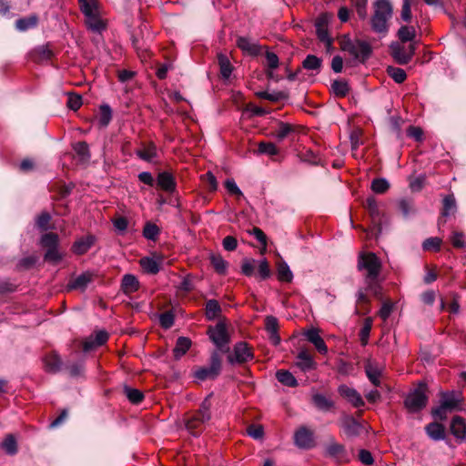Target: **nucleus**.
<instances>
[{"label":"nucleus","instance_id":"nucleus-1","mask_svg":"<svg viewBox=\"0 0 466 466\" xmlns=\"http://www.w3.org/2000/svg\"><path fill=\"white\" fill-rule=\"evenodd\" d=\"M357 267L364 273L368 289L377 293L378 279L382 267L380 259L373 252H361L359 254Z\"/></svg>","mask_w":466,"mask_h":466},{"label":"nucleus","instance_id":"nucleus-2","mask_svg":"<svg viewBox=\"0 0 466 466\" xmlns=\"http://www.w3.org/2000/svg\"><path fill=\"white\" fill-rule=\"evenodd\" d=\"M373 13L370 17V26L373 32L385 35L392 18L393 7L389 0H376L372 5Z\"/></svg>","mask_w":466,"mask_h":466},{"label":"nucleus","instance_id":"nucleus-3","mask_svg":"<svg viewBox=\"0 0 466 466\" xmlns=\"http://www.w3.org/2000/svg\"><path fill=\"white\" fill-rule=\"evenodd\" d=\"M340 48L350 56V60L347 64L352 66L364 63L371 54V47L365 41H352L350 38H344L340 42Z\"/></svg>","mask_w":466,"mask_h":466},{"label":"nucleus","instance_id":"nucleus-4","mask_svg":"<svg viewBox=\"0 0 466 466\" xmlns=\"http://www.w3.org/2000/svg\"><path fill=\"white\" fill-rule=\"evenodd\" d=\"M210 400L208 398H206L201 403L198 411L187 420L186 427L193 435L198 434L202 425L210 420Z\"/></svg>","mask_w":466,"mask_h":466},{"label":"nucleus","instance_id":"nucleus-5","mask_svg":"<svg viewBox=\"0 0 466 466\" xmlns=\"http://www.w3.org/2000/svg\"><path fill=\"white\" fill-rule=\"evenodd\" d=\"M427 385L420 382L416 389L406 397L404 404L410 412H417L423 409L428 402Z\"/></svg>","mask_w":466,"mask_h":466},{"label":"nucleus","instance_id":"nucleus-6","mask_svg":"<svg viewBox=\"0 0 466 466\" xmlns=\"http://www.w3.org/2000/svg\"><path fill=\"white\" fill-rule=\"evenodd\" d=\"M221 360L217 352L211 355L210 365L208 367H200L194 371V377L198 381L208 379H215L220 372Z\"/></svg>","mask_w":466,"mask_h":466},{"label":"nucleus","instance_id":"nucleus-7","mask_svg":"<svg viewBox=\"0 0 466 466\" xmlns=\"http://www.w3.org/2000/svg\"><path fill=\"white\" fill-rule=\"evenodd\" d=\"M415 50V43H410L408 46L397 42L390 45L391 56L400 65H407L412 59Z\"/></svg>","mask_w":466,"mask_h":466},{"label":"nucleus","instance_id":"nucleus-8","mask_svg":"<svg viewBox=\"0 0 466 466\" xmlns=\"http://www.w3.org/2000/svg\"><path fill=\"white\" fill-rule=\"evenodd\" d=\"M208 335L213 343L220 350H223L229 341L226 325L221 322L209 329Z\"/></svg>","mask_w":466,"mask_h":466},{"label":"nucleus","instance_id":"nucleus-9","mask_svg":"<svg viewBox=\"0 0 466 466\" xmlns=\"http://www.w3.org/2000/svg\"><path fill=\"white\" fill-rule=\"evenodd\" d=\"M325 454L340 463L346 462L349 460L345 447L335 441L334 439H330L329 442L326 445Z\"/></svg>","mask_w":466,"mask_h":466},{"label":"nucleus","instance_id":"nucleus-10","mask_svg":"<svg viewBox=\"0 0 466 466\" xmlns=\"http://www.w3.org/2000/svg\"><path fill=\"white\" fill-rule=\"evenodd\" d=\"M338 391L344 399L350 402L354 407L360 408L364 405V400L360 394L353 388L343 384L338 388Z\"/></svg>","mask_w":466,"mask_h":466},{"label":"nucleus","instance_id":"nucleus-11","mask_svg":"<svg viewBox=\"0 0 466 466\" xmlns=\"http://www.w3.org/2000/svg\"><path fill=\"white\" fill-rule=\"evenodd\" d=\"M295 366L303 372L314 370L317 363L307 350H300L296 357Z\"/></svg>","mask_w":466,"mask_h":466},{"label":"nucleus","instance_id":"nucleus-12","mask_svg":"<svg viewBox=\"0 0 466 466\" xmlns=\"http://www.w3.org/2000/svg\"><path fill=\"white\" fill-rule=\"evenodd\" d=\"M252 359V353L250 349L248 347L246 343L240 342L238 343L234 348V355L228 356V361L230 363L234 362H246Z\"/></svg>","mask_w":466,"mask_h":466},{"label":"nucleus","instance_id":"nucleus-13","mask_svg":"<svg viewBox=\"0 0 466 466\" xmlns=\"http://www.w3.org/2000/svg\"><path fill=\"white\" fill-rule=\"evenodd\" d=\"M237 46L244 53L254 56L259 54L261 48L256 40L247 36H238L237 39Z\"/></svg>","mask_w":466,"mask_h":466},{"label":"nucleus","instance_id":"nucleus-14","mask_svg":"<svg viewBox=\"0 0 466 466\" xmlns=\"http://www.w3.org/2000/svg\"><path fill=\"white\" fill-rule=\"evenodd\" d=\"M295 444L301 449H309L313 446V434L306 428L299 429L294 435Z\"/></svg>","mask_w":466,"mask_h":466},{"label":"nucleus","instance_id":"nucleus-15","mask_svg":"<svg viewBox=\"0 0 466 466\" xmlns=\"http://www.w3.org/2000/svg\"><path fill=\"white\" fill-rule=\"evenodd\" d=\"M96 238L93 235H87L77 239L72 246V251L77 255L86 253L94 245Z\"/></svg>","mask_w":466,"mask_h":466},{"label":"nucleus","instance_id":"nucleus-16","mask_svg":"<svg viewBox=\"0 0 466 466\" xmlns=\"http://www.w3.org/2000/svg\"><path fill=\"white\" fill-rule=\"evenodd\" d=\"M306 339L312 343L318 351L321 354H326L328 352V348L323 340V339L319 336V330L317 329H309L305 333Z\"/></svg>","mask_w":466,"mask_h":466},{"label":"nucleus","instance_id":"nucleus-17","mask_svg":"<svg viewBox=\"0 0 466 466\" xmlns=\"http://www.w3.org/2000/svg\"><path fill=\"white\" fill-rule=\"evenodd\" d=\"M451 432L459 441L466 439V423L460 416H455L451 422Z\"/></svg>","mask_w":466,"mask_h":466},{"label":"nucleus","instance_id":"nucleus-18","mask_svg":"<svg viewBox=\"0 0 466 466\" xmlns=\"http://www.w3.org/2000/svg\"><path fill=\"white\" fill-rule=\"evenodd\" d=\"M157 186L167 191V192H174L176 190V181L172 174L168 172H161L157 176Z\"/></svg>","mask_w":466,"mask_h":466},{"label":"nucleus","instance_id":"nucleus-19","mask_svg":"<svg viewBox=\"0 0 466 466\" xmlns=\"http://www.w3.org/2000/svg\"><path fill=\"white\" fill-rule=\"evenodd\" d=\"M93 275L90 272H84L71 280L68 285V289H80L85 290L87 285L92 281Z\"/></svg>","mask_w":466,"mask_h":466},{"label":"nucleus","instance_id":"nucleus-20","mask_svg":"<svg viewBox=\"0 0 466 466\" xmlns=\"http://www.w3.org/2000/svg\"><path fill=\"white\" fill-rule=\"evenodd\" d=\"M342 428L348 437H355L360 435L361 425L352 417H348L342 421Z\"/></svg>","mask_w":466,"mask_h":466},{"label":"nucleus","instance_id":"nucleus-21","mask_svg":"<svg viewBox=\"0 0 466 466\" xmlns=\"http://www.w3.org/2000/svg\"><path fill=\"white\" fill-rule=\"evenodd\" d=\"M121 289L125 294H131L139 289V281L132 274L124 275L121 282Z\"/></svg>","mask_w":466,"mask_h":466},{"label":"nucleus","instance_id":"nucleus-22","mask_svg":"<svg viewBox=\"0 0 466 466\" xmlns=\"http://www.w3.org/2000/svg\"><path fill=\"white\" fill-rule=\"evenodd\" d=\"M365 371L366 375L370 380V382L376 386L379 387L380 385V375H381V369L378 367L377 364L369 362L365 366Z\"/></svg>","mask_w":466,"mask_h":466},{"label":"nucleus","instance_id":"nucleus-23","mask_svg":"<svg viewBox=\"0 0 466 466\" xmlns=\"http://www.w3.org/2000/svg\"><path fill=\"white\" fill-rule=\"evenodd\" d=\"M160 258L146 257L140 259L143 269L150 274H157L160 270Z\"/></svg>","mask_w":466,"mask_h":466},{"label":"nucleus","instance_id":"nucleus-24","mask_svg":"<svg viewBox=\"0 0 466 466\" xmlns=\"http://www.w3.org/2000/svg\"><path fill=\"white\" fill-rule=\"evenodd\" d=\"M46 370L52 373H56L61 370L62 360L57 354L47 355L45 360Z\"/></svg>","mask_w":466,"mask_h":466},{"label":"nucleus","instance_id":"nucleus-25","mask_svg":"<svg viewBox=\"0 0 466 466\" xmlns=\"http://www.w3.org/2000/svg\"><path fill=\"white\" fill-rule=\"evenodd\" d=\"M190 347L191 340L188 338L179 337L177 340L175 348L173 349V354L175 359H180L183 355L186 354V352L189 350Z\"/></svg>","mask_w":466,"mask_h":466},{"label":"nucleus","instance_id":"nucleus-26","mask_svg":"<svg viewBox=\"0 0 466 466\" xmlns=\"http://www.w3.org/2000/svg\"><path fill=\"white\" fill-rule=\"evenodd\" d=\"M86 24L88 29L100 33L106 28V25L100 18L99 12L86 17Z\"/></svg>","mask_w":466,"mask_h":466},{"label":"nucleus","instance_id":"nucleus-27","mask_svg":"<svg viewBox=\"0 0 466 466\" xmlns=\"http://www.w3.org/2000/svg\"><path fill=\"white\" fill-rule=\"evenodd\" d=\"M459 401H460V395L458 393H455L454 391L441 393V403L447 410H451L455 409L457 407Z\"/></svg>","mask_w":466,"mask_h":466},{"label":"nucleus","instance_id":"nucleus-28","mask_svg":"<svg viewBox=\"0 0 466 466\" xmlns=\"http://www.w3.org/2000/svg\"><path fill=\"white\" fill-rule=\"evenodd\" d=\"M426 432L434 441H441L445 437L444 427L437 422L428 424L426 426Z\"/></svg>","mask_w":466,"mask_h":466},{"label":"nucleus","instance_id":"nucleus-29","mask_svg":"<svg viewBox=\"0 0 466 466\" xmlns=\"http://www.w3.org/2000/svg\"><path fill=\"white\" fill-rule=\"evenodd\" d=\"M313 404L320 410L328 411L334 406V402L320 393L312 396Z\"/></svg>","mask_w":466,"mask_h":466},{"label":"nucleus","instance_id":"nucleus-30","mask_svg":"<svg viewBox=\"0 0 466 466\" xmlns=\"http://www.w3.org/2000/svg\"><path fill=\"white\" fill-rule=\"evenodd\" d=\"M266 66L268 69L267 71V76L270 79H274L275 77H274L273 70L278 68L279 66V57L275 53L269 52V51L266 52Z\"/></svg>","mask_w":466,"mask_h":466},{"label":"nucleus","instance_id":"nucleus-31","mask_svg":"<svg viewBox=\"0 0 466 466\" xmlns=\"http://www.w3.org/2000/svg\"><path fill=\"white\" fill-rule=\"evenodd\" d=\"M137 155L147 162H152L157 157V147L154 144H149L138 149Z\"/></svg>","mask_w":466,"mask_h":466},{"label":"nucleus","instance_id":"nucleus-32","mask_svg":"<svg viewBox=\"0 0 466 466\" xmlns=\"http://www.w3.org/2000/svg\"><path fill=\"white\" fill-rule=\"evenodd\" d=\"M221 308L216 299H209L206 303L205 314L208 319L213 320L219 316Z\"/></svg>","mask_w":466,"mask_h":466},{"label":"nucleus","instance_id":"nucleus-33","mask_svg":"<svg viewBox=\"0 0 466 466\" xmlns=\"http://www.w3.org/2000/svg\"><path fill=\"white\" fill-rule=\"evenodd\" d=\"M322 66V60L314 55H308L302 62L303 68L307 70L319 72Z\"/></svg>","mask_w":466,"mask_h":466},{"label":"nucleus","instance_id":"nucleus-34","mask_svg":"<svg viewBox=\"0 0 466 466\" xmlns=\"http://www.w3.org/2000/svg\"><path fill=\"white\" fill-rule=\"evenodd\" d=\"M276 377L278 380L282 383L283 385L289 386V387H296L298 385V381L294 375L288 371V370H279L276 373Z\"/></svg>","mask_w":466,"mask_h":466},{"label":"nucleus","instance_id":"nucleus-35","mask_svg":"<svg viewBox=\"0 0 466 466\" xmlns=\"http://www.w3.org/2000/svg\"><path fill=\"white\" fill-rule=\"evenodd\" d=\"M210 261L218 274H226L228 263L219 254H212L210 256Z\"/></svg>","mask_w":466,"mask_h":466},{"label":"nucleus","instance_id":"nucleus-36","mask_svg":"<svg viewBox=\"0 0 466 466\" xmlns=\"http://www.w3.org/2000/svg\"><path fill=\"white\" fill-rule=\"evenodd\" d=\"M218 60L220 67L221 76L226 79L229 78L232 73V66L230 64L229 59L228 58L227 56L219 54L218 56Z\"/></svg>","mask_w":466,"mask_h":466},{"label":"nucleus","instance_id":"nucleus-37","mask_svg":"<svg viewBox=\"0 0 466 466\" xmlns=\"http://www.w3.org/2000/svg\"><path fill=\"white\" fill-rule=\"evenodd\" d=\"M386 72L398 84L403 83L407 78L405 70L400 67L389 66Z\"/></svg>","mask_w":466,"mask_h":466},{"label":"nucleus","instance_id":"nucleus-38","mask_svg":"<svg viewBox=\"0 0 466 466\" xmlns=\"http://www.w3.org/2000/svg\"><path fill=\"white\" fill-rule=\"evenodd\" d=\"M80 9L85 17L98 13V2L96 0H84L80 2Z\"/></svg>","mask_w":466,"mask_h":466},{"label":"nucleus","instance_id":"nucleus-39","mask_svg":"<svg viewBox=\"0 0 466 466\" xmlns=\"http://www.w3.org/2000/svg\"><path fill=\"white\" fill-rule=\"evenodd\" d=\"M73 148L81 162H86L89 160V147L86 142H77L73 146Z\"/></svg>","mask_w":466,"mask_h":466},{"label":"nucleus","instance_id":"nucleus-40","mask_svg":"<svg viewBox=\"0 0 466 466\" xmlns=\"http://www.w3.org/2000/svg\"><path fill=\"white\" fill-rule=\"evenodd\" d=\"M124 393L130 402L133 404L140 403L144 399V394L137 389H133L128 386H124Z\"/></svg>","mask_w":466,"mask_h":466},{"label":"nucleus","instance_id":"nucleus-41","mask_svg":"<svg viewBox=\"0 0 466 466\" xmlns=\"http://www.w3.org/2000/svg\"><path fill=\"white\" fill-rule=\"evenodd\" d=\"M456 211V200L453 195H448L443 199L442 217H449Z\"/></svg>","mask_w":466,"mask_h":466},{"label":"nucleus","instance_id":"nucleus-42","mask_svg":"<svg viewBox=\"0 0 466 466\" xmlns=\"http://www.w3.org/2000/svg\"><path fill=\"white\" fill-rule=\"evenodd\" d=\"M416 35V31L412 26L402 25L398 30V36L403 43L411 42Z\"/></svg>","mask_w":466,"mask_h":466},{"label":"nucleus","instance_id":"nucleus-43","mask_svg":"<svg viewBox=\"0 0 466 466\" xmlns=\"http://www.w3.org/2000/svg\"><path fill=\"white\" fill-rule=\"evenodd\" d=\"M278 279L282 282H291L293 279V274L287 263L283 262L279 265Z\"/></svg>","mask_w":466,"mask_h":466},{"label":"nucleus","instance_id":"nucleus-44","mask_svg":"<svg viewBox=\"0 0 466 466\" xmlns=\"http://www.w3.org/2000/svg\"><path fill=\"white\" fill-rule=\"evenodd\" d=\"M160 233L159 228L153 223L147 222L146 223L143 228V236L147 239L156 240Z\"/></svg>","mask_w":466,"mask_h":466},{"label":"nucleus","instance_id":"nucleus-45","mask_svg":"<svg viewBox=\"0 0 466 466\" xmlns=\"http://www.w3.org/2000/svg\"><path fill=\"white\" fill-rule=\"evenodd\" d=\"M331 88L337 96L343 97L349 93V85L343 80H335L331 84Z\"/></svg>","mask_w":466,"mask_h":466},{"label":"nucleus","instance_id":"nucleus-46","mask_svg":"<svg viewBox=\"0 0 466 466\" xmlns=\"http://www.w3.org/2000/svg\"><path fill=\"white\" fill-rule=\"evenodd\" d=\"M37 24V17L35 15L18 19L15 23V26L20 31H25L29 28L35 26Z\"/></svg>","mask_w":466,"mask_h":466},{"label":"nucleus","instance_id":"nucleus-47","mask_svg":"<svg viewBox=\"0 0 466 466\" xmlns=\"http://www.w3.org/2000/svg\"><path fill=\"white\" fill-rule=\"evenodd\" d=\"M293 131V127L291 125L284 122H279L278 127L275 130L274 136L279 140H283Z\"/></svg>","mask_w":466,"mask_h":466},{"label":"nucleus","instance_id":"nucleus-48","mask_svg":"<svg viewBox=\"0 0 466 466\" xmlns=\"http://www.w3.org/2000/svg\"><path fill=\"white\" fill-rule=\"evenodd\" d=\"M1 445L5 452L9 455H14L17 452L16 441L13 435H8Z\"/></svg>","mask_w":466,"mask_h":466},{"label":"nucleus","instance_id":"nucleus-49","mask_svg":"<svg viewBox=\"0 0 466 466\" xmlns=\"http://www.w3.org/2000/svg\"><path fill=\"white\" fill-rule=\"evenodd\" d=\"M258 150L259 154L268 156H276L279 153L278 147L271 142H260Z\"/></svg>","mask_w":466,"mask_h":466},{"label":"nucleus","instance_id":"nucleus-50","mask_svg":"<svg viewBox=\"0 0 466 466\" xmlns=\"http://www.w3.org/2000/svg\"><path fill=\"white\" fill-rule=\"evenodd\" d=\"M390 187V183L385 178H376L371 183V189L377 194L385 193Z\"/></svg>","mask_w":466,"mask_h":466},{"label":"nucleus","instance_id":"nucleus-51","mask_svg":"<svg viewBox=\"0 0 466 466\" xmlns=\"http://www.w3.org/2000/svg\"><path fill=\"white\" fill-rule=\"evenodd\" d=\"M41 244L47 248L58 247V236L55 233H46L41 238Z\"/></svg>","mask_w":466,"mask_h":466},{"label":"nucleus","instance_id":"nucleus-52","mask_svg":"<svg viewBox=\"0 0 466 466\" xmlns=\"http://www.w3.org/2000/svg\"><path fill=\"white\" fill-rule=\"evenodd\" d=\"M249 235H252L256 238V239L262 245L261 253H264L267 248V236L265 233L257 227H254L252 229L248 230Z\"/></svg>","mask_w":466,"mask_h":466},{"label":"nucleus","instance_id":"nucleus-53","mask_svg":"<svg viewBox=\"0 0 466 466\" xmlns=\"http://www.w3.org/2000/svg\"><path fill=\"white\" fill-rule=\"evenodd\" d=\"M112 118V110L108 105L100 106L99 123L103 127H106Z\"/></svg>","mask_w":466,"mask_h":466},{"label":"nucleus","instance_id":"nucleus-54","mask_svg":"<svg viewBox=\"0 0 466 466\" xmlns=\"http://www.w3.org/2000/svg\"><path fill=\"white\" fill-rule=\"evenodd\" d=\"M63 258V255L59 252L57 247L47 248L45 254V260L54 264L58 263Z\"/></svg>","mask_w":466,"mask_h":466},{"label":"nucleus","instance_id":"nucleus-55","mask_svg":"<svg viewBox=\"0 0 466 466\" xmlns=\"http://www.w3.org/2000/svg\"><path fill=\"white\" fill-rule=\"evenodd\" d=\"M441 242L442 241L440 238H429L423 241L422 248L424 250L439 251L441 248Z\"/></svg>","mask_w":466,"mask_h":466},{"label":"nucleus","instance_id":"nucleus-56","mask_svg":"<svg viewBox=\"0 0 466 466\" xmlns=\"http://www.w3.org/2000/svg\"><path fill=\"white\" fill-rule=\"evenodd\" d=\"M451 244L456 248H466V240L463 233L459 231H454L451 237Z\"/></svg>","mask_w":466,"mask_h":466},{"label":"nucleus","instance_id":"nucleus-57","mask_svg":"<svg viewBox=\"0 0 466 466\" xmlns=\"http://www.w3.org/2000/svg\"><path fill=\"white\" fill-rule=\"evenodd\" d=\"M356 12L360 19H366L368 16L367 5L368 0H352Z\"/></svg>","mask_w":466,"mask_h":466},{"label":"nucleus","instance_id":"nucleus-58","mask_svg":"<svg viewBox=\"0 0 466 466\" xmlns=\"http://www.w3.org/2000/svg\"><path fill=\"white\" fill-rule=\"evenodd\" d=\"M247 433L255 440H260L264 435V429L261 425H250L247 429Z\"/></svg>","mask_w":466,"mask_h":466},{"label":"nucleus","instance_id":"nucleus-59","mask_svg":"<svg viewBox=\"0 0 466 466\" xmlns=\"http://www.w3.org/2000/svg\"><path fill=\"white\" fill-rule=\"evenodd\" d=\"M160 325L164 329H169L174 324V315L171 311H167L159 316Z\"/></svg>","mask_w":466,"mask_h":466},{"label":"nucleus","instance_id":"nucleus-60","mask_svg":"<svg viewBox=\"0 0 466 466\" xmlns=\"http://www.w3.org/2000/svg\"><path fill=\"white\" fill-rule=\"evenodd\" d=\"M67 106L70 109L76 111L82 106V97L79 95L68 94Z\"/></svg>","mask_w":466,"mask_h":466},{"label":"nucleus","instance_id":"nucleus-61","mask_svg":"<svg viewBox=\"0 0 466 466\" xmlns=\"http://www.w3.org/2000/svg\"><path fill=\"white\" fill-rule=\"evenodd\" d=\"M426 176L420 175L417 177H414L410 180V187L412 191H420L425 185Z\"/></svg>","mask_w":466,"mask_h":466},{"label":"nucleus","instance_id":"nucleus-62","mask_svg":"<svg viewBox=\"0 0 466 466\" xmlns=\"http://www.w3.org/2000/svg\"><path fill=\"white\" fill-rule=\"evenodd\" d=\"M227 190L231 194L238 197H242V191L239 189L234 179H227L225 182Z\"/></svg>","mask_w":466,"mask_h":466},{"label":"nucleus","instance_id":"nucleus-63","mask_svg":"<svg viewBox=\"0 0 466 466\" xmlns=\"http://www.w3.org/2000/svg\"><path fill=\"white\" fill-rule=\"evenodd\" d=\"M265 328L268 333H274L278 331V319L273 316H268L265 319Z\"/></svg>","mask_w":466,"mask_h":466},{"label":"nucleus","instance_id":"nucleus-64","mask_svg":"<svg viewBox=\"0 0 466 466\" xmlns=\"http://www.w3.org/2000/svg\"><path fill=\"white\" fill-rule=\"evenodd\" d=\"M113 225L119 233H124L128 226V221L124 217L116 218L113 220Z\"/></svg>","mask_w":466,"mask_h":466}]
</instances>
